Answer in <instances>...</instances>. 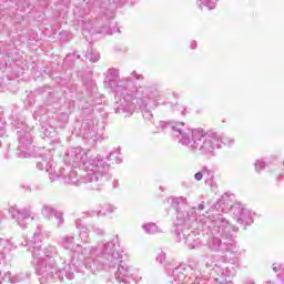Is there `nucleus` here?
<instances>
[{"label": "nucleus", "mask_w": 284, "mask_h": 284, "mask_svg": "<svg viewBox=\"0 0 284 284\" xmlns=\"http://www.w3.org/2000/svg\"><path fill=\"white\" fill-rule=\"evenodd\" d=\"M62 246L64 250H71L64 255V266L60 274H64L68 281L74 278V267L84 265L91 274H97L105 267L119 263L121 256L114 252V241L98 242L93 246H82L77 244L74 246V236H64L62 239Z\"/></svg>", "instance_id": "nucleus-1"}, {"label": "nucleus", "mask_w": 284, "mask_h": 284, "mask_svg": "<svg viewBox=\"0 0 284 284\" xmlns=\"http://www.w3.org/2000/svg\"><path fill=\"white\" fill-rule=\"evenodd\" d=\"M105 88L113 90L116 97H120L118 101L116 112H123L124 116H132L136 111V108L142 110L143 118L146 121H152V111L148 109L159 105V97H161V91L154 87L150 88H136L124 87L123 81L119 80V70L110 69L106 72L104 79Z\"/></svg>", "instance_id": "nucleus-2"}, {"label": "nucleus", "mask_w": 284, "mask_h": 284, "mask_svg": "<svg viewBox=\"0 0 284 284\" xmlns=\"http://www.w3.org/2000/svg\"><path fill=\"white\" fill-rule=\"evenodd\" d=\"M159 128L165 130L170 128L173 131V136L179 139V143L190 148L195 154H202L207 159L216 156V148H219V132L209 131L203 129H190L183 122H159Z\"/></svg>", "instance_id": "nucleus-3"}, {"label": "nucleus", "mask_w": 284, "mask_h": 284, "mask_svg": "<svg viewBox=\"0 0 284 284\" xmlns=\"http://www.w3.org/2000/svg\"><path fill=\"white\" fill-rule=\"evenodd\" d=\"M41 239L43 235L41 233H34L32 239L28 242L30 252H32V265L36 272L41 277V281L51 283L54 277L63 278L65 274H61V270L57 266L54 256H57L58 251L55 246H48L44 251H41Z\"/></svg>", "instance_id": "nucleus-4"}, {"label": "nucleus", "mask_w": 284, "mask_h": 284, "mask_svg": "<svg viewBox=\"0 0 284 284\" xmlns=\"http://www.w3.org/2000/svg\"><path fill=\"white\" fill-rule=\"evenodd\" d=\"M67 156L71 163L83 165L87 172L83 178L84 183H92L95 190H99L103 185V176L108 173L109 166L100 155L88 156L83 149L73 148Z\"/></svg>", "instance_id": "nucleus-5"}, {"label": "nucleus", "mask_w": 284, "mask_h": 284, "mask_svg": "<svg viewBox=\"0 0 284 284\" xmlns=\"http://www.w3.org/2000/svg\"><path fill=\"white\" fill-rule=\"evenodd\" d=\"M113 252L115 254H119L120 260L113 265L102 268L100 272H103V270H109V267H115L118 265V268L114 273V278L118 283L130 284L132 283V281H134L135 283L143 281V274L141 273V271L123 262V255L121 254V252L116 251V244H114Z\"/></svg>", "instance_id": "nucleus-6"}, {"label": "nucleus", "mask_w": 284, "mask_h": 284, "mask_svg": "<svg viewBox=\"0 0 284 284\" xmlns=\"http://www.w3.org/2000/svg\"><path fill=\"white\" fill-rule=\"evenodd\" d=\"M37 168L38 170H45V172H49L51 181H57L59 176H64V182L69 185H81V180L77 178V171L72 170L64 175L63 172H65V169L54 170V162H52L50 158L38 162Z\"/></svg>", "instance_id": "nucleus-7"}, {"label": "nucleus", "mask_w": 284, "mask_h": 284, "mask_svg": "<svg viewBox=\"0 0 284 284\" xmlns=\"http://www.w3.org/2000/svg\"><path fill=\"white\" fill-rule=\"evenodd\" d=\"M168 203L175 207L176 210V221H179L180 225L187 223L191 219H194L196 211L194 209L185 210L181 207V205H187V199L180 196V197H170Z\"/></svg>", "instance_id": "nucleus-8"}, {"label": "nucleus", "mask_w": 284, "mask_h": 284, "mask_svg": "<svg viewBox=\"0 0 284 284\" xmlns=\"http://www.w3.org/2000/svg\"><path fill=\"white\" fill-rule=\"evenodd\" d=\"M232 212L236 223H240V225H252L254 223V213L250 209L237 204L232 206Z\"/></svg>", "instance_id": "nucleus-9"}, {"label": "nucleus", "mask_w": 284, "mask_h": 284, "mask_svg": "<svg viewBox=\"0 0 284 284\" xmlns=\"http://www.w3.org/2000/svg\"><path fill=\"white\" fill-rule=\"evenodd\" d=\"M176 236L180 243H184L191 250H194L195 247H199V245H201V240L196 236V233H190L189 230L179 229Z\"/></svg>", "instance_id": "nucleus-10"}, {"label": "nucleus", "mask_w": 284, "mask_h": 284, "mask_svg": "<svg viewBox=\"0 0 284 284\" xmlns=\"http://www.w3.org/2000/svg\"><path fill=\"white\" fill-rule=\"evenodd\" d=\"M187 270H190V267H185L184 265H180L172 270V265L169 264L166 266V272L169 274L170 272H172V278H173L170 281V284L187 283V281H190V278L187 277Z\"/></svg>", "instance_id": "nucleus-11"}, {"label": "nucleus", "mask_w": 284, "mask_h": 284, "mask_svg": "<svg viewBox=\"0 0 284 284\" xmlns=\"http://www.w3.org/2000/svg\"><path fill=\"white\" fill-rule=\"evenodd\" d=\"M212 221L222 239H232V231L234 232L235 230L232 229L230 222H227L223 215H216Z\"/></svg>", "instance_id": "nucleus-12"}, {"label": "nucleus", "mask_w": 284, "mask_h": 284, "mask_svg": "<svg viewBox=\"0 0 284 284\" xmlns=\"http://www.w3.org/2000/svg\"><path fill=\"white\" fill-rule=\"evenodd\" d=\"M18 156L21 159H29L32 156V138L30 134H24L19 140Z\"/></svg>", "instance_id": "nucleus-13"}, {"label": "nucleus", "mask_w": 284, "mask_h": 284, "mask_svg": "<svg viewBox=\"0 0 284 284\" xmlns=\"http://www.w3.org/2000/svg\"><path fill=\"white\" fill-rule=\"evenodd\" d=\"M10 212L12 217L16 219L18 225H20V227H26V225H28L33 219L30 210L28 209L19 211L16 207H11Z\"/></svg>", "instance_id": "nucleus-14"}, {"label": "nucleus", "mask_w": 284, "mask_h": 284, "mask_svg": "<svg viewBox=\"0 0 284 284\" xmlns=\"http://www.w3.org/2000/svg\"><path fill=\"white\" fill-rule=\"evenodd\" d=\"M207 247L212 252H227V250H230L227 247H223V242H221V239L219 237H212L209 240Z\"/></svg>", "instance_id": "nucleus-15"}, {"label": "nucleus", "mask_w": 284, "mask_h": 284, "mask_svg": "<svg viewBox=\"0 0 284 284\" xmlns=\"http://www.w3.org/2000/svg\"><path fill=\"white\" fill-rule=\"evenodd\" d=\"M202 174L204 176V183L206 185H212L214 183V170L207 168V166H202Z\"/></svg>", "instance_id": "nucleus-16"}, {"label": "nucleus", "mask_w": 284, "mask_h": 284, "mask_svg": "<svg viewBox=\"0 0 284 284\" xmlns=\"http://www.w3.org/2000/svg\"><path fill=\"white\" fill-rule=\"evenodd\" d=\"M23 278H24L23 273L12 276V273L7 272V273H4L3 277L0 276V283H1V281H4L7 283L14 284V283H19V281H23Z\"/></svg>", "instance_id": "nucleus-17"}, {"label": "nucleus", "mask_w": 284, "mask_h": 284, "mask_svg": "<svg viewBox=\"0 0 284 284\" xmlns=\"http://www.w3.org/2000/svg\"><path fill=\"white\" fill-rule=\"evenodd\" d=\"M77 227H78V230H80L79 239H80L81 243H89L90 242V231H88V227L79 224V222H77Z\"/></svg>", "instance_id": "nucleus-18"}, {"label": "nucleus", "mask_w": 284, "mask_h": 284, "mask_svg": "<svg viewBox=\"0 0 284 284\" xmlns=\"http://www.w3.org/2000/svg\"><path fill=\"white\" fill-rule=\"evenodd\" d=\"M55 213H57V210H54L52 206L48 204H44L42 206L41 214L44 216V219L52 221Z\"/></svg>", "instance_id": "nucleus-19"}, {"label": "nucleus", "mask_w": 284, "mask_h": 284, "mask_svg": "<svg viewBox=\"0 0 284 284\" xmlns=\"http://www.w3.org/2000/svg\"><path fill=\"white\" fill-rule=\"evenodd\" d=\"M219 0H197V6L203 10V8H207V10H214L216 8V2Z\"/></svg>", "instance_id": "nucleus-20"}, {"label": "nucleus", "mask_w": 284, "mask_h": 284, "mask_svg": "<svg viewBox=\"0 0 284 284\" xmlns=\"http://www.w3.org/2000/svg\"><path fill=\"white\" fill-rule=\"evenodd\" d=\"M85 57L92 63H97V61H99L101 59V55L97 51H94L92 49L87 51Z\"/></svg>", "instance_id": "nucleus-21"}, {"label": "nucleus", "mask_w": 284, "mask_h": 284, "mask_svg": "<svg viewBox=\"0 0 284 284\" xmlns=\"http://www.w3.org/2000/svg\"><path fill=\"white\" fill-rule=\"evenodd\" d=\"M142 229L144 232H146V234H156V232H159V226H156L154 223L144 224Z\"/></svg>", "instance_id": "nucleus-22"}, {"label": "nucleus", "mask_w": 284, "mask_h": 284, "mask_svg": "<svg viewBox=\"0 0 284 284\" xmlns=\"http://www.w3.org/2000/svg\"><path fill=\"white\" fill-rule=\"evenodd\" d=\"M51 221H53L58 227H61V224L63 223V213L55 211Z\"/></svg>", "instance_id": "nucleus-23"}, {"label": "nucleus", "mask_w": 284, "mask_h": 284, "mask_svg": "<svg viewBox=\"0 0 284 284\" xmlns=\"http://www.w3.org/2000/svg\"><path fill=\"white\" fill-rule=\"evenodd\" d=\"M221 143H222L223 145H234V140H233V139H230L229 136H225V135H221V134H220L217 148H221Z\"/></svg>", "instance_id": "nucleus-24"}, {"label": "nucleus", "mask_w": 284, "mask_h": 284, "mask_svg": "<svg viewBox=\"0 0 284 284\" xmlns=\"http://www.w3.org/2000/svg\"><path fill=\"white\" fill-rule=\"evenodd\" d=\"M256 172H261V170H265V162L263 160H257L255 163Z\"/></svg>", "instance_id": "nucleus-25"}, {"label": "nucleus", "mask_w": 284, "mask_h": 284, "mask_svg": "<svg viewBox=\"0 0 284 284\" xmlns=\"http://www.w3.org/2000/svg\"><path fill=\"white\" fill-rule=\"evenodd\" d=\"M175 112H181L182 116H185L186 109L183 105H175L174 106Z\"/></svg>", "instance_id": "nucleus-26"}, {"label": "nucleus", "mask_w": 284, "mask_h": 284, "mask_svg": "<svg viewBox=\"0 0 284 284\" xmlns=\"http://www.w3.org/2000/svg\"><path fill=\"white\" fill-rule=\"evenodd\" d=\"M88 214L89 216H101V209L90 210Z\"/></svg>", "instance_id": "nucleus-27"}, {"label": "nucleus", "mask_w": 284, "mask_h": 284, "mask_svg": "<svg viewBox=\"0 0 284 284\" xmlns=\"http://www.w3.org/2000/svg\"><path fill=\"white\" fill-rule=\"evenodd\" d=\"M194 179L195 181H203V168H201V170L194 174Z\"/></svg>", "instance_id": "nucleus-28"}, {"label": "nucleus", "mask_w": 284, "mask_h": 284, "mask_svg": "<svg viewBox=\"0 0 284 284\" xmlns=\"http://www.w3.org/2000/svg\"><path fill=\"white\" fill-rule=\"evenodd\" d=\"M115 211H116V207L109 205L106 206L105 212L103 214H112V212H115Z\"/></svg>", "instance_id": "nucleus-29"}, {"label": "nucleus", "mask_w": 284, "mask_h": 284, "mask_svg": "<svg viewBox=\"0 0 284 284\" xmlns=\"http://www.w3.org/2000/svg\"><path fill=\"white\" fill-rule=\"evenodd\" d=\"M93 232L98 236H102V234H105V231H103V229H99V227L93 229Z\"/></svg>", "instance_id": "nucleus-30"}, {"label": "nucleus", "mask_w": 284, "mask_h": 284, "mask_svg": "<svg viewBox=\"0 0 284 284\" xmlns=\"http://www.w3.org/2000/svg\"><path fill=\"white\" fill-rule=\"evenodd\" d=\"M156 261H159V263H163V261H165V253H161L158 257Z\"/></svg>", "instance_id": "nucleus-31"}, {"label": "nucleus", "mask_w": 284, "mask_h": 284, "mask_svg": "<svg viewBox=\"0 0 284 284\" xmlns=\"http://www.w3.org/2000/svg\"><path fill=\"white\" fill-rule=\"evenodd\" d=\"M131 75L133 77V79H136V80L143 79V75H141L136 72H132Z\"/></svg>", "instance_id": "nucleus-32"}, {"label": "nucleus", "mask_w": 284, "mask_h": 284, "mask_svg": "<svg viewBox=\"0 0 284 284\" xmlns=\"http://www.w3.org/2000/svg\"><path fill=\"white\" fill-rule=\"evenodd\" d=\"M197 210H200V212H203V210H205V202L200 203Z\"/></svg>", "instance_id": "nucleus-33"}, {"label": "nucleus", "mask_w": 284, "mask_h": 284, "mask_svg": "<svg viewBox=\"0 0 284 284\" xmlns=\"http://www.w3.org/2000/svg\"><path fill=\"white\" fill-rule=\"evenodd\" d=\"M6 134V129L3 126L0 128V136H3Z\"/></svg>", "instance_id": "nucleus-34"}, {"label": "nucleus", "mask_w": 284, "mask_h": 284, "mask_svg": "<svg viewBox=\"0 0 284 284\" xmlns=\"http://www.w3.org/2000/svg\"><path fill=\"white\" fill-rule=\"evenodd\" d=\"M278 270H281V265H278V266L273 265V271H274V272H278Z\"/></svg>", "instance_id": "nucleus-35"}, {"label": "nucleus", "mask_w": 284, "mask_h": 284, "mask_svg": "<svg viewBox=\"0 0 284 284\" xmlns=\"http://www.w3.org/2000/svg\"><path fill=\"white\" fill-rule=\"evenodd\" d=\"M191 48H192V50H195L196 49V42H192Z\"/></svg>", "instance_id": "nucleus-36"}, {"label": "nucleus", "mask_w": 284, "mask_h": 284, "mask_svg": "<svg viewBox=\"0 0 284 284\" xmlns=\"http://www.w3.org/2000/svg\"><path fill=\"white\" fill-rule=\"evenodd\" d=\"M121 162V158H119V155L115 156V163H120Z\"/></svg>", "instance_id": "nucleus-37"}, {"label": "nucleus", "mask_w": 284, "mask_h": 284, "mask_svg": "<svg viewBox=\"0 0 284 284\" xmlns=\"http://www.w3.org/2000/svg\"><path fill=\"white\" fill-rule=\"evenodd\" d=\"M245 284H254V281L250 280V281L245 282Z\"/></svg>", "instance_id": "nucleus-38"}, {"label": "nucleus", "mask_w": 284, "mask_h": 284, "mask_svg": "<svg viewBox=\"0 0 284 284\" xmlns=\"http://www.w3.org/2000/svg\"><path fill=\"white\" fill-rule=\"evenodd\" d=\"M26 277H27V278H30V273H27V274H26Z\"/></svg>", "instance_id": "nucleus-39"}, {"label": "nucleus", "mask_w": 284, "mask_h": 284, "mask_svg": "<svg viewBox=\"0 0 284 284\" xmlns=\"http://www.w3.org/2000/svg\"><path fill=\"white\" fill-rule=\"evenodd\" d=\"M0 243H6V240H1Z\"/></svg>", "instance_id": "nucleus-40"}, {"label": "nucleus", "mask_w": 284, "mask_h": 284, "mask_svg": "<svg viewBox=\"0 0 284 284\" xmlns=\"http://www.w3.org/2000/svg\"><path fill=\"white\" fill-rule=\"evenodd\" d=\"M111 156H114V153H111Z\"/></svg>", "instance_id": "nucleus-41"}, {"label": "nucleus", "mask_w": 284, "mask_h": 284, "mask_svg": "<svg viewBox=\"0 0 284 284\" xmlns=\"http://www.w3.org/2000/svg\"><path fill=\"white\" fill-rule=\"evenodd\" d=\"M223 245V247H225V242H224V244H222Z\"/></svg>", "instance_id": "nucleus-42"}]
</instances>
